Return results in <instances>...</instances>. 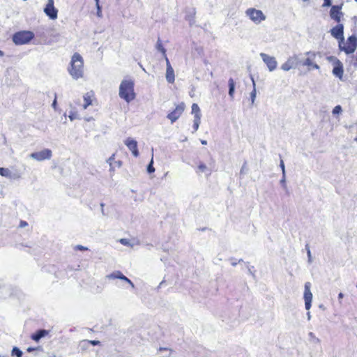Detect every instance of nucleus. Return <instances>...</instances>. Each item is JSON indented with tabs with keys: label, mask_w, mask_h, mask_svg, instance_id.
Here are the masks:
<instances>
[{
	"label": "nucleus",
	"mask_w": 357,
	"mask_h": 357,
	"mask_svg": "<svg viewBox=\"0 0 357 357\" xmlns=\"http://www.w3.org/2000/svg\"><path fill=\"white\" fill-rule=\"evenodd\" d=\"M333 73L335 76L342 79L344 73L343 66L342 63L337 60V65L333 69Z\"/></svg>",
	"instance_id": "obj_17"
},
{
	"label": "nucleus",
	"mask_w": 357,
	"mask_h": 357,
	"mask_svg": "<svg viewBox=\"0 0 357 357\" xmlns=\"http://www.w3.org/2000/svg\"><path fill=\"white\" fill-rule=\"evenodd\" d=\"M342 112V108L340 105L335 106L332 111L333 115L340 114Z\"/></svg>",
	"instance_id": "obj_29"
},
{
	"label": "nucleus",
	"mask_w": 357,
	"mask_h": 357,
	"mask_svg": "<svg viewBox=\"0 0 357 357\" xmlns=\"http://www.w3.org/2000/svg\"><path fill=\"white\" fill-rule=\"evenodd\" d=\"M185 109V105L183 102L178 105L174 111L168 114L167 118L171 121L172 123L175 122L182 114Z\"/></svg>",
	"instance_id": "obj_11"
},
{
	"label": "nucleus",
	"mask_w": 357,
	"mask_h": 357,
	"mask_svg": "<svg viewBox=\"0 0 357 357\" xmlns=\"http://www.w3.org/2000/svg\"><path fill=\"white\" fill-rule=\"evenodd\" d=\"M344 297V294L340 292L339 294H338V300L340 301V303H341V300Z\"/></svg>",
	"instance_id": "obj_50"
},
{
	"label": "nucleus",
	"mask_w": 357,
	"mask_h": 357,
	"mask_svg": "<svg viewBox=\"0 0 357 357\" xmlns=\"http://www.w3.org/2000/svg\"><path fill=\"white\" fill-rule=\"evenodd\" d=\"M96 8H97V15H98V17H102L101 6L100 5H98L96 6Z\"/></svg>",
	"instance_id": "obj_40"
},
{
	"label": "nucleus",
	"mask_w": 357,
	"mask_h": 357,
	"mask_svg": "<svg viewBox=\"0 0 357 357\" xmlns=\"http://www.w3.org/2000/svg\"><path fill=\"white\" fill-rule=\"evenodd\" d=\"M331 35L339 40V41L344 40V26L342 24H338L331 30Z\"/></svg>",
	"instance_id": "obj_13"
},
{
	"label": "nucleus",
	"mask_w": 357,
	"mask_h": 357,
	"mask_svg": "<svg viewBox=\"0 0 357 357\" xmlns=\"http://www.w3.org/2000/svg\"><path fill=\"white\" fill-rule=\"evenodd\" d=\"M307 56V58L303 61H301V64L305 66H307L308 69L310 70V66L312 65V63L314 62V60L316 57V53L314 52H307L305 54Z\"/></svg>",
	"instance_id": "obj_16"
},
{
	"label": "nucleus",
	"mask_w": 357,
	"mask_h": 357,
	"mask_svg": "<svg viewBox=\"0 0 357 357\" xmlns=\"http://www.w3.org/2000/svg\"><path fill=\"white\" fill-rule=\"evenodd\" d=\"M32 340H33L34 341H36V342H38L39 341V340L43 337V336H31Z\"/></svg>",
	"instance_id": "obj_47"
},
{
	"label": "nucleus",
	"mask_w": 357,
	"mask_h": 357,
	"mask_svg": "<svg viewBox=\"0 0 357 357\" xmlns=\"http://www.w3.org/2000/svg\"><path fill=\"white\" fill-rule=\"evenodd\" d=\"M12 355L16 356L17 357H22V352L17 347H14L12 350Z\"/></svg>",
	"instance_id": "obj_32"
},
{
	"label": "nucleus",
	"mask_w": 357,
	"mask_h": 357,
	"mask_svg": "<svg viewBox=\"0 0 357 357\" xmlns=\"http://www.w3.org/2000/svg\"><path fill=\"white\" fill-rule=\"evenodd\" d=\"M48 334V332L46 330H43V329H40V330H38L35 333H33V335H47Z\"/></svg>",
	"instance_id": "obj_37"
},
{
	"label": "nucleus",
	"mask_w": 357,
	"mask_h": 357,
	"mask_svg": "<svg viewBox=\"0 0 357 357\" xmlns=\"http://www.w3.org/2000/svg\"><path fill=\"white\" fill-rule=\"evenodd\" d=\"M147 172L149 174L153 173L155 172V168L153 167V159L151 158L149 164L147 166Z\"/></svg>",
	"instance_id": "obj_27"
},
{
	"label": "nucleus",
	"mask_w": 357,
	"mask_h": 357,
	"mask_svg": "<svg viewBox=\"0 0 357 357\" xmlns=\"http://www.w3.org/2000/svg\"><path fill=\"white\" fill-rule=\"evenodd\" d=\"M68 72L73 79L77 80L84 77V59L80 54L75 52L71 56Z\"/></svg>",
	"instance_id": "obj_1"
},
{
	"label": "nucleus",
	"mask_w": 357,
	"mask_h": 357,
	"mask_svg": "<svg viewBox=\"0 0 357 357\" xmlns=\"http://www.w3.org/2000/svg\"><path fill=\"white\" fill-rule=\"evenodd\" d=\"M163 349H164V348H160V349H159V350H160V351H162V350H163Z\"/></svg>",
	"instance_id": "obj_60"
},
{
	"label": "nucleus",
	"mask_w": 357,
	"mask_h": 357,
	"mask_svg": "<svg viewBox=\"0 0 357 357\" xmlns=\"http://www.w3.org/2000/svg\"><path fill=\"white\" fill-rule=\"evenodd\" d=\"M22 178V173L17 169H10L7 178L18 180Z\"/></svg>",
	"instance_id": "obj_19"
},
{
	"label": "nucleus",
	"mask_w": 357,
	"mask_h": 357,
	"mask_svg": "<svg viewBox=\"0 0 357 357\" xmlns=\"http://www.w3.org/2000/svg\"><path fill=\"white\" fill-rule=\"evenodd\" d=\"M95 2H96V6H97L98 5H100L99 4V0H94Z\"/></svg>",
	"instance_id": "obj_58"
},
{
	"label": "nucleus",
	"mask_w": 357,
	"mask_h": 357,
	"mask_svg": "<svg viewBox=\"0 0 357 357\" xmlns=\"http://www.w3.org/2000/svg\"><path fill=\"white\" fill-rule=\"evenodd\" d=\"M120 280H123L126 282L128 283L132 289L135 288V285H134L133 282L128 278L125 276L123 273H122L121 277H120Z\"/></svg>",
	"instance_id": "obj_28"
},
{
	"label": "nucleus",
	"mask_w": 357,
	"mask_h": 357,
	"mask_svg": "<svg viewBox=\"0 0 357 357\" xmlns=\"http://www.w3.org/2000/svg\"><path fill=\"white\" fill-rule=\"evenodd\" d=\"M122 273L119 271H114L106 276V278L109 280H114V279H119L120 277H121Z\"/></svg>",
	"instance_id": "obj_24"
},
{
	"label": "nucleus",
	"mask_w": 357,
	"mask_h": 357,
	"mask_svg": "<svg viewBox=\"0 0 357 357\" xmlns=\"http://www.w3.org/2000/svg\"><path fill=\"white\" fill-rule=\"evenodd\" d=\"M163 56H164V58L165 59V61H166V66L167 67L172 66L171 64H170V62H169V59H168V58H167V56L166 55V52L165 53V54H163Z\"/></svg>",
	"instance_id": "obj_45"
},
{
	"label": "nucleus",
	"mask_w": 357,
	"mask_h": 357,
	"mask_svg": "<svg viewBox=\"0 0 357 357\" xmlns=\"http://www.w3.org/2000/svg\"><path fill=\"white\" fill-rule=\"evenodd\" d=\"M86 342H87V343L91 344L93 345H96L100 343L99 341H86Z\"/></svg>",
	"instance_id": "obj_48"
},
{
	"label": "nucleus",
	"mask_w": 357,
	"mask_h": 357,
	"mask_svg": "<svg viewBox=\"0 0 357 357\" xmlns=\"http://www.w3.org/2000/svg\"><path fill=\"white\" fill-rule=\"evenodd\" d=\"M229 84V96L233 98L234 91H235V82L232 78H230L228 81Z\"/></svg>",
	"instance_id": "obj_21"
},
{
	"label": "nucleus",
	"mask_w": 357,
	"mask_h": 357,
	"mask_svg": "<svg viewBox=\"0 0 357 357\" xmlns=\"http://www.w3.org/2000/svg\"><path fill=\"white\" fill-rule=\"evenodd\" d=\"M341 9V6H333L331 8L330 16L333 20H335L337 22H340L341 17L342 16Z\"/></svg>",
	"instance_id": "obj_14"
},
{
	"label": "nucleus",
	"mask_w": 357,
	"mask_h": 357,
	"mask_svg": "<svg viewBox=\"0 0 357 357\" xmlns=\"http://www.w3.org/2000/svg\"><path fill=\"white\" fill-rule=\"evenodd\" d=\"M9 171H10V169H8V168L0 167V175L3 177L7 178Z\"/></svg>",
	"instance_id": "obj_31"
},
{
	"label": "nucleus",
	"mask_w": 357,
	"mask_h": 357,
	"mask_svg": "<svg viewBox=\"0 0 357 357\" xmlns=\"http://www.w3.org/2000/svg\"><path fill=\"white\" fill-rule=\"evenodd\" d=\"M355 140L357 142V138H356Z\"/></svg>",
	"instance_id": "obj_61"
},
{
	"label": "nucleus",
	"mask_w": 357,
	"mask_h": 357,
	"mask_svg": "<svg viewBox=\"0 0 357 357\" xmlns=\"http://www.w3.org/2000/svg\"><path fill=\"white\" fill-rule=\"evenodd\" d=\"M92 94L91 93H87L84 96V103L83 105V109H86L92 102Z\"/></svg>",
	"instance_id": "obj_20"
},
{
	"label": "nucleus",
	"mask_w": 357,
	"mask_h": 357,
	"mask_svg": "<svg viewBox=\"0 0 357 357\" xmlns=\"http://www.w3.org/2000/svg\"><path fill=\"white\" fill-rule=\"evenodd\" d=\"M200 122H201V118L200 117H199L198 116H194L193 126H192L193 129H194L193 132H196L198 130L199 124H200Z\"/></svg>",
	"instance_id": "obj_26"
},
{
	"label": "nucleus",
	"mask_w": 357,
	"mask_h": 357,
	"mask_svg": "<svg viewBox=\"0 0 357 357\" xmlns=\"http://www.w3.org/2000/svg\"><path fill=\"white\" fill-rule=\"evenodd\" d=\"M313 68V69H316V70H318L319 69V66L317 63H314V62L312 63V65H311L310 66V70Z\"/></svg>",
	"instance_id": "obj_46"
},
{
	"label": "nucleus",
	"mask_w": 357,
	"mask_h": 357,
	"mask_svg": "<svg viewBox=\"0 0 357 357\" xmlns=\"http://www.w3.org/2000/svg\"><path fill=\"white\" fill-rule=\"evenodd\" d=\"M119 242L123 245H126V246H132V245L130 244V240L128 239V238H121L119 240Z\"/></svg>",
	"instance_id": "obj_33"
},
{
	"label": "nucleus",
	"mask_w": 357,
	"mask_h": 357,
	"mask_svg": "<svg viewBox=\"0 0 357 357\" xmlns=\"http://www.w3.org/2000/svg\"><path fill=\"white\" fill-rule=\"evenodd\" d=\"M339 49L347 54L354 53L357 47V37L355 35L350 36L346 42L339 41Z\"/></svg>",
	"instance_id": "obj_3"
},
{
	"label": "nucleus",
	"mask_w": 357,
	"mask_h": 357,
	"mask_svg": "<svg viewBox=\"0 0 357 357\" xmlns=\"http://www.w3.org/2000/svg\"><path fill=\"white\" fill-rule=\"evenodd\" d=\"M124 143L128 149L131 151L135 157H137L139 155L137 142L135 139L128 137L125 140Z\"/></svg>",
	"instance_id": "obj_12"
},
{
	"label": "nucleus",
	"mask_w": 357,
	"mask_h": 357,
	"mask_svg": "<svg viewBox=\"0 0 357 357\" xmlns=\"http://www.w3.org/2000/svg\"><path fill=\"white\" fill-rule=\"evenodd\" d=\"M52 156V151L49 149H44L40 151L31 153L29 157L36 161L40 162L50 160Z\"/></svg>",
	"instance_id": "obj_7"
},
{
	"label": "nucleus",
	"mask_w": 357,
	"mask_h": 357,
	"mask_svg": "<svg viewBox=\"0 0 357 357\" xmlns=\"http://www.w3.org/2000/svg\"><path fill=\"white\" fill-rule=\"evenodd\" d=\"M357 2V0H355Z\"/></svg>",
	"instance_id": "obj_62"
},
{
	"label": "nucleus",
	"mask_w": 357,
	"mask_h": 357,
	"mask_svg": "<svg viewBox=\"0 0 357 357\" xmlns=\"http://www.w3.org/2000/svg\"><path fill=\"white\" fill-rule=\"evenodd\" d=\"M307 319L310 320V318H311V315H310V312H307Z\"/></svg>",
	"instance_id": "obj_54"
},
{
	"label": "nucleus",
	"mask_w": 357,
	"mask_h": 357,
	"mask_svg": "<svg viewBox=\"0 0 357 357\" xmlns=\"http://www.w3.org/2000/svg\"><path fill=\"white\" fill-rule=\"evenodd\" d=\"M100 206H101L102 213L104 214V209H103L104 204H101Z\"/></svg>",
	"instance_id": "obj_55"
},
{
	"label": "nucleus",
	"mask_w": 357,
	"mask_h": 357,
	"mask_svg": "<svg viewBox=\"0 0 357 357\" xmlns=\"http://www.w3.org/2000/svg\"><path fill=\"white\" fill-rule=\"evenodd\" d=\"M280 167L282 169V175L285 174V166H284V161L282 159L280 160Z\"/></svg>",
	"instance_id": "obj_39"
},
{
	"label": "nucleus",
	"mask_w": 357,
	"mask_h": 357,
	"mask_svg": "<svg viewBox=\"0 0 357 357\" xmlns=\"http://www.w3.org/2000/svg\"><path fill=\"white\" fill-rule=\"evenodd\" d=\"M122 273L119 271H114L106 276V278L109 280H114V279H119L120 277H121Z\"/></svg>",
	"instance_id": "obj_23"
},
{
	"label": "nucleus",
	"mask_w": 357,
	"mask_h": 357,
	"mask_svg": "<svg viewBox=\"0 0 357 357\" xmlns=\"http://www.w3.org/2000/svg\"><path fill=\"white\" fill-rule=\"evenodd\" d=\"M280 184L282 185V187L284 188V189H287V184H286V175L285 174H283L282 175V177L280 181Z\"/></svg>",
	"instance_id": "obj_35"
},
{
	"label": "nucleus",
	"mask_w": 357,
	"mask_h": 357,
	"mask_svg": "<svg viewBox=\"0 0 357 357\" xmlns=\"http://www.w3.org/2000/svg\"><path fill=\"white\" fill-rule=\"evenodd\" d=\"M44 13L51 20H56L58 16V10L54 7V0H47V3L44 8Z\"/></svg>",
	"instance_id": "obj_9"
},
{
	"label": "nucleus",
	"mask_w": 357,
	"mask_h": 357,
	"mask_svg": "<svg viewBox=\"0 0 357 357\" xmlns=\"http://www.w3.org/2000/svg\"><path fill=\"white\" fill-rule=\"evenodd\" d=\"M245 164H244L241 169V173L243 174L244 173V171H245Z\"/></svg>",
	"instance_id": "obj_52"
},
{
	"label": "nucleus",
	"mask_w": 357,
	"mask_h": 357,
	"mask_svg": "<svg viewBox=\"0 0 357 357\" xmlns=\"http://www.w3.org/2000/svg\"><path fill=\"white\" fill-rule=\"evenodd\" d=\"M156 47H157L158 50H159L160 52H162V54H165V53L166 52V50L163 47L160 39H158V40L157 42Z\"/></svg>",
	"instance_id": "obj_30"
},
{
	"label": "nucleus",
	"mask_w": 357,
	"mask_h": 357,
	"mask_svg": "<svg viewBox=\"0 0 357 357\" xmlns=\"http://www.w3.org/2000/svg\"><path fill=\"white\" fill-rule=\"evenodd\" d=\"M251 80L252 82L253 89H252V92L250 93V99H251L252 104H253L255 102V100L256 98L257 91H256L255 81L253 77H252V76H251Z\"/></svg>",
	"instance_id": "obj_22"
},
{
	"label": "nucleus",
	"mask_w": 357,
	"mask_h": 357,
	"mask_svg": "<svg viewBox=\"0 0 357 357\" xmlns=\"http://www.w3.org/2000/svg\"><path fill=\"white\" fill-rule=\"evenodd\" d=\"M27 225H28V224H27V222H25V221H21V222H20V226L21 227H26Z\"/></svg>",
	"instance_id": "obj_49"
},
{
	"label": "nucleus",
	"mask_w": 357,
	"mask_h": 357,
	"mask_svg": "<svg viewBox=\"0 0 357 357\" xmlns=\"http://www.w3.org/2000/svg\"><path fill=\"white\" fill-rule=\"evenodd\" d=\"M5 54L2 50H0V58L4 56Z\"/></svg>",
	"instance_id": "obj_53"
},
{
	"label": "nucleus",
	"mask_w": 357,
	"mask_h": 357,
	"mask_svg": "<svg viewBox=\"0 0 357 357\" xmlns=\"http://www.w3.org/2000/svg\"><path fill=\"white\" fill-rule=\"evenodd\" d=\"M52 106L54 109H56V99H54V100L53 101Z\"/></svg>",
	"instance_id": "obj_51"
},
{
	"label": "nucleus",
	"mask_w": 357,
	"mask_h": 357,
	"mask_svg": "<svg viewBox=\"0 0 357 357\" xmlns=\"http://www.w3.org/2000/svg\"><path fill=\"white\" fill-rule=\"evenodd\" d=\"M166 79L169 83H174L175 80L174 70L172 66L166 68Z\"/></svg>",
	"instance_id": "obj_18"
},
{
	"label": "nucleus",
	"mask_w": 357,
	"mask_h": 357,
	"mask_svg": "<svg viewBox=\"0 0 357 357\" xmlns=\"http://www.w3.org/2000/svg\"><path fill=\"white\" fill-rule=\"evenodd\" d=\"M311 283L307 282L305 284L304 291V300H305V307L307 310H309L312 305V294L310 291Z\"/></svg>",
	"instance_id": "obj_10"
},
{
	"label": "nucleus",
	"mask_w": 357,
	"mask_h": 357,
	"mask_svg": "<svg viewBox=\"0 0 357 357\" xmlns=\"http://www.w3.org/2000/svg\"><path fill=\"white\" fill-rule=\"evenodd\" d=\"M107 163L109 165V172H114L116 168H120L122 162L120 160H115V154H112L107 160Z\"/></svg>",
	"instance_id": "obj_15"
},
{
	"label": "nucleus",
	"mask_w": 357,
	"mask_h": 357,
	"mask_svg": "<svg viewBox=\"0 0 357 357\" xmlns=\"http://www.w3.org/2000/svg\"><path fill=\"white\" fill-rule=\"evenodd\" d=\"M236 264H237V262H236V261H232V262H231V265H232L233 266H236Z\"/></svg>",
	"instance_id": "obj_57"
},
{
	"label": "nucleus",
	"mask_w": 357,
	"mask_h": 357,
	"mask_svg": "<svg viewBox=\"0 0 357 357\" xmlns=\"http://www.w3.org/2000/svg\"><path fill=\"white\" fill-rule=\"evenodd\" d=\"M331 6V0H324L323 7H328Z\"/></svg>",
	"instance_id": "obj_41"
},
{
	"label": "nucleus",
	"mask_w": 357,
	"mask_h": 357,
	"mask_svg": "<svg viewBox=\"0 0 357 357\" xmlns=\"http://www.w3.org/2000/svg\"><path fill=\"white\" fill-rule=\"evenodd\" d=\"M198 169L202 172H204L208 169V168L205 164L201 162L198 166Z\"/></svg>",
	"instance_id": "obj_34"
},
{
	"label": "nucleus",
	"mask_w": 357,
	"mask_h": 357,
	"mask_svg": "<svg viewBox=\"0 0 357 357\" xmlns=\"http://www.w3.org/2000/svg\"><path fill=\"white\" fill-rule=\"evenodd\" d=\"M34 38V34L30 31H22L15 33L13 41L16 45H24L30 42Z\"/></svg>",
	"instance_id": "obj_4"
},
{
	"label": "nucleus",
	"mask_w": 357,
	"mask_h": 357,
	"mask_svg": "<svg viewBox=\"0 0 357 357\" xmlns=\"http://www.w3.org/2000/svg\"><path fill=\"white\" fill-rule=\"evenodd\" d=\"M301 63L299 54H294L281 65V69L284 71H289L291 69L296 68Z\"/></svg>",
	"instance_id": "obj_6"
},
{
	"label": "nucleus",
	"mask_w": 357,
	"mask_h": 357,
	"mask_svg": "<svg viewBox=\"0 0 357 357\" xmlns=\"http://www.w3.org/2000/svg\"><path fill=\"white\" fill-rule=\"evenodd\" d=\"M259 56L264 63L266 65L269 71L273 72L277 68L278 62L274 56H270L265 53H260Z\"/></svg>",
	"instance_id": "obj_8"
},
{
	"label": "nucleus",
	"mask_w": 357,
	"mask_h": 357,
	"mask_svg": "<svg viewBox=\"0 0 357 357\" xmlns=\"http://www.w3.org/2000/svg\"><path fill=\"white\" fill-rule=\"evenodd\" d=\"M192 113L194 114V116H198L199 117L201 118L202 114H201V112H200L199 107L198 106L197 104H196V103H193L192 104Z\"/></svg>",
	"instance_id": "obj_25"
},
{
	"label": "nucleus",
	"mask_w": 357,
	"mask_h": 357,
	"mask_svg": "<svg viewBox=\"0 0 357 357\" xmlns=\"http://www.w3.org/2000/svg\"><path fill=\"white\" fill-rule=\"evenodd\" d=\"M306 250H307V257H308V262L311 263L312 262V255H311V252H310V248L307 245H306Z\"/></svg>",
	"instance_id": "obj_38"
},
{
	"label": "nucleus",
	"mask_w": 357,
	"mask_h": 357,
	"mask_svg": "<svg viewBox=\"0 0 357 357\" xmlns=\"http://www.w3.org/2000/svg\"><path fill=\"white\" fill-rule=\"evenodd\" d=\"M245 15L253 22L255 24H259L264 21L266 18V15L260 10L254 8H248L245 10Z\"/></svg>",
	"instance_id": "obj_5"
},
{
	"label": "nucleus",
	"mask_w": 357,
	"mask_h": 357,
	"mask_svg": "<svg viewBox=\"0 0 357 357\" xmlns=\"http://www.w3.org/2000/svg\"><path fill=\"white\" fill-rule=\"evenodd\" d=\"M40 347H29L26 348V351L28 352H31V351H35V350H40Z\"/></svg>",
	"instance_id": "obj_43"
},
{
	"label": "nucleus",
	"mask_w": 357,
	"mask_h": 357,
	"mask_svg": "<svg viewBox=\"0 0 357 357\" xmlns=\"http://www.w3.org/2000/svg\"><path fill=\"white\" fill-rule=\"evenodd\" d=\"M68 117L70 119V121H73V120H75L76 119H79V116H78L77 114L75 113V112H70V114H69Z\"/></svg>",
	"instance_id": "obj_36"
},
{
	"label": "nucleus",
	"mask_w": 357,
	"mask_h": 357,
	"mask_svg": "<svg viewBox=\"0 0 357 357\" xmlns=\"http://www.w3.org/2000/svg\"><path fill=\"white\" fill-rule=\"evenodd\" d=\"M163 56H164V58L165 59V61H166V66L167 67L172 66L171 64H170V62H169V59H168V58H167V56L166 55V52L165 53V54H163Z\"/></svg>",
	"instance_id": "obj_44"
},
{
	"label": "nucleus",
	"mask_w": 357,
	"mask_h": 357,
	"mask_svg": "<svg viewBox=\"0 0 357 357\" xmlns=\"http://www.w3.org/2000/svg\"><path fill=\"white\" fill-rule=\"evenodd\" d=\"M91 119V118H87V119H86V120L87 121H89Z\"/></svg>",
	"instance_id": "obj_59"
},
{
	"label": "nucleus",
	"mask_w": 357,
	"mask_h": 357,
	"mask_svg": "<svg viewBox=\"0 0 357 357\" xmlns=\"http://www.w3.org/2000/svg\"><path fill=\"white\" fill-rule=\"evenodd\" d=\"M134 86L135 83L132 79L126 78L123 79L119 86V97L128 103L132 101L136 97Z\"/></svg>",
	"instance_id": "obj_2"
},
{
	"label": "nucleus",
	"mask_w": 357,
	"mask_h": 357,
	"mask_svg": "<svg viewBox=\"0 0 357 357\" xmlns=\"http://www.w3.org/2000/svg\"><path fill=\"white\" fill-rule=\"evenodd\" d=\"M201 143L204 145H206L207 144V142L206 140H201Z\"/></svg>",
	"instance_id": "obj_56"
},
{
	"label": "nucleus",
	"mask_w": 357,
	"mask_h": 357,
	"mask_svg": "<svg viewBox=\"0 0 357 357\" xmlns=\"http://www.w3.org/2000/svg\"><path fill=\"white\" fill-rule=\"evenodd\" d=\"M75 248L77 250H82V251H84V250H87L88 248L86 247H84L83 245H77Z\"/></svg>",
	"instance_id": "obj_42"
}]
</instances>
